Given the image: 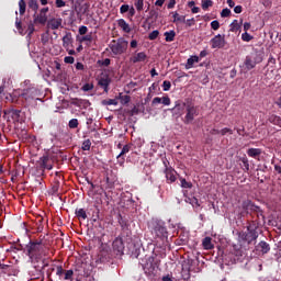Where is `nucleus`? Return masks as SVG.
Returning <instances> with one entry per match:
<instances>
[{
    "label": "nucleus",
    "instance_id": "nucleus-50",
    "mask_svg": "<svg viewBox=\"0 0 281 281\" xmlns=\"http://www.w3.org/2000/svg\"><path fill=\"white\" fill-rule=\"evenodd\" d=\"M64 63H66V65H74V63H76V58H74L72 56H66L64 58Z\"/></svg>",
    "mask_w": 281,
    "mask_h": 281
},
{
    "label": "nucleus",
    "instance_id": "nucleus-17",
    "mask_svg": "<svg viewBox=\"0 0 281 281\" xmlns=\"http://www.w3.org/2000/svg\"><path fill=\"white\" fill-rule=\"evenodd\" d=\"M248 157H251L252 159H258L262 155V149L260 148H249L247 150Z\"/></svg>",
    "mask_w": 281,
    "mask_h": 281
},
{
    "label": "nucleus",
    "instance_id": "nucleus-54",
    "mask_svg": "<svg viewBox=\"0 0 281 281\" xmlns=\"http://www.w3.org/2000/svg\"><path fill=\"white\" fill-rule=\"evenodd\" d=\"M128 10H131V7L128 4H123L120 8V13L121 14H126V12H128Z\"/></svg>",
    "mask_w": 281,
    "mask_h": 281
},
{
    "label": "nucleus",
    "instance_id": "nucleus-8",
    "mask_svg": "<svg viewBox=\"0 0 281 281\" xmlns=\"http://www.w3.org/2000/svg\"><path fill=\"white\" fill-rule=\"evenodd\" d=\"M212 49H223L225 47V36L217 34L211 40Z\"/></svg>",
    "mask_w": 281,
    "mask_h": 281
},
{
    "label": "nucleus",
    "instance_id": "nucleus-14",
    "mask_svg": "<svg viewBox=\"0 0 281 281\" xmlns=\"http://www.w3.org/2000/svg\"><path fill=\"white\" fill-rule=\"evenodd\" d=\"M131 146L130 145H124L121 153L116 156V159L119 160L120 166H124V155L126 153H130Z\"/></svg>",
    "mask_w": 281,
    "mask_h": 281
},
{
    "label": "nucleus",
    "instance_id": "nucleus-24",
    "mask_svg": "<svg viewBox=\"0 0 281 281\" xmlns=\"http://www.w3.org/2000/svg\"><path fill=\"white\" fill-rule=\"evenodd\" d=\"M194 63H199V56L196 55H193L190 58H188L186 69H192L194 67Z\"/></svg>",
    "mask_w": 281,
    "mask_h": 281
},
{
    "label": "nucleus",
    "instance_id": "nucleus-31",
    "mask_svg": "<svg viewBox=\"0 0 281 281\" xmlns=\"http://www.w3.org/2000/svg\"><path fill=\"white\" fill-rule=\"evenodd\" d=\"M241 207L245 212H249V210H254V203H251L250 200H245L243 203H241Z\"/></svg>",
    "mask_w": 281,
    "mask_h": 281
},
{
    "label": "nucleus",
    "instance_id": "nucleus-62",
    "mask_svg": "<svg viewBox=\"0 0 281 281\" xmlns=\"http://www.w3.org/2000/svg\"><path fill=\"white\" fill-rule=\"evenodd\" d=\"M177 5V0H169V3L167 4L168 10H172Z\"/></svg>",
    "mask_w": 281,
    "mask_h": 281
},
{
    "label": "nucleus",
    "instance_id": "nucleus-39",
    "mask_svg": "<svg viewBox=\"0 0 281 281\" xmlns=\"http://www.w3.org/2000/svg\"><path fill=\"white\" fill-rule=\"evenodd\" d=\"M214 5V2L212 0H203L202 1V9L207 10V8H212Z\"/></svg>",
    "mask_w": 281,
    "mask_h": 281
},
{
    "label": "nucleus",
    "instance_id": "nucleus-32",
    "mask_svg": "<svg viewBox=\"0 0 281 281\" xmlns=\"http://www.w3.org/2000/svg\"><path fill=\"white\" fill-rule=\"evenodd\" d=\"M204 249H213L214 245H212V237H205L202 241Z\"/></svg>",
    "mask_w": 281,
    "mask_h": 281
},
{
    "label": "nucleus",
    "instance_id": "nucleus-36",
    "mask_svg": "<svg viewBox=\"0 0 281 281\" xmlns=\"http://www.w3.org/2000/svg\"><path fill=\"white\" fill-rule=\"evenodd\" d=\"M134 5L137 12H142L144 10V0H134Z\"/></svg>",
    "mask_w": 281,
    "mask_h": 281
},
{
    "label": "nucleus",
    "instance_id": "nucleus-51",
    "mask_svg": "<svg viewBox=\"0 0 281 281\" xmlns=\"http://www.w3.org/2000/svg\"><path fill=\"white\" fill-rule=\"evenodd\" d=\"M170 87H172V83H171L170 81L165 80V81L162 82V90H164V91H170Z\"/></svg>",
    "mask_w": 281,
    "mask_h": 281
},
{
    "label": "nucleus",
    "instance_id": "nucleus-4",
    "mask_svg": "<svg viewBox=\"0 0 281 281\" xmlns=\"http://www.w3.org/2000/svg\"><path fill=\"white\" fill-rule=\"evenodd\" d=\"M110 49L114 56H122L128 49V41L119 38L110 45Z\"/></svg>",
    "mask_w": 281,
    "mask_h": 281
},
{
    "label": "nucleus",
    "instance_id": "nucleus-52",
    "mask_svg": "<svg viewBox=\"0 0 281 281\" xmlns=\"http://www.w3.org/2000/svg\"><path fill=\"white\" fill-rule=\"evenodd\" d=\"M91 41H93V36L91 34H88L81 37L80 43H85V42L91 43Z\"/></svg>",
    "mask_w": 281,
    "mask_h": 281
},
{
    "label": "nucleus",
    "instance_id": "nucleus-40",
    "mask_svg": "<svg viewBox=\"0 0 281 281\" xmlns=\"http://www.w3.org/2000/svg\"><path fill=\"white\" fill-rule=\"evenodd\" d=\"M34 25H36V23H34V22L29 23V26L26 30L27 36H32L34 34V31H35Z\"/></svg>",
    "mask_w": 281,
    "mask_h": 281
},
{
    "label": "nucleus",
    "instance_id": "nucleus-2",
    "mask_svg": "<svg viewBox=\"0 0 281 281\" xmlns=\"http://www.w3.org/2000/svg\"><path fill=\"white\" fill-rule=\"evenodd\" d=\"M258 225L252 222L247 225L246 232L239 233V238L241 240H245L248 245H251V243H256L258 240Z\"/></svg>",
    "mask_w": 281,
    "mask_h": 281
},
{
    "label": "nucleus",
    "instance_id": "nucleus-1",
    "mask_svg": "<svg viewBox=\"0 0 281 281\" xmlns=\"http://www.w3.org/2000/svg\"><path fill=\"white\" fill-rule=\"evenodd\" d=\"M149 228L156 240H161L162 243L168 240V228L166 227V222L161 220H153L149 224Z\"/></svg>",
    "mask_w": 281,
    "mask_h": 281
},
{
    "label": "nucleus",
    "instance_id": "nucleus-44",
    "mask_svg": "<svg viewBox=\"0 0 281 281\" xmlns=\"http://www.w3.org/2000/svg\"><path fill=\"white\" fill-rule=\"evenodd\" d=\"M231 15H232V10H229L228 8L223 9L221 12L222 19H227V16H231Z\"/></svg>",
    "mask_w": 281,
    "mask_h": 281
},
{
    "label": "nucleus",
    "instance_id": "nucleus-64",
    "mask_svg": "<svg viewBox=\"0 0 281 281\" xmlns=\"http://www.w3.org/2000/svg\"><path fill=\"white\" fill-rule=\"evenodd\" d=\"M161 102H162V98H159V97L154 98L151 101L153 104H161Z\"/></svg>",
    "mask_w": 281,
    "mask_h": 281
},
{
    "label": "nucleus",
    "instance_id": "nucleus-42",
    "mask_svg": "<svg viewBox=\"0 0 281 281\" xmlns=\"http://www.w3.org/2000/svg\"><path fill=\"white\" fill-rule=\"evenodd\" d=\"M254 36H251V34L245 32L241 34V41H245V43H249V41H252Z\"/></svg>",
    "mask_w": 281,
    "mask_h": 281
},
{
    "label": "nucleus",
    "instance_id": "nucleus-34",
    "mask_svg": "<svg viewBox=\"0 0 281 281\" xmlns=\"http://www.w3.org/2000/svg\"><path fill=\"white\" fill-rule=\"evenodd\" d=\"M119 100H120L121 104L125 105V104H128V102H131V97L127 94L123 95L122 93H120Z\"/></svg>",
    "mask_w": 281,
    "mask_h": 281
},
{
    "label": "nucleus",
    "instance_id": "nucleus-46",
    "mask_svg": "<svg viewBox=\"0 0 281 281\" xmlns=\"http://www.w3.org/2000/svg\"><path fill=\"white\" fill-rule=\"evenodd\" d=\"M241 162H243L245 172H249V159L244 157V158H241Z\"/></svg>",
    "mask_w": 281,
    "mask_h": 281
},
{
    "label": "nucleus",
    "instance_id": "nucleus-43",
    "mask_svg": "<svg viewBox=\"0 0 281 281\" xmlns=\"http://www.w3.org/2000/svg\"><path fill=\"white\" fill-rule=\"evenodd\" d=\"M220 134H222L223 136L225 135H234V130L229 128V127H224L220 131Z\"/></svg>",
    "mask_w": 281,
    "mask_h": 281
},
{
    "label": "nucleus",
    "instance_id": "nucleus-58",
    "mask_svg": "<svg viewBox=\"0 0 281 281\" xmlns=\"http://www.w3.org/2000/svg\"><path fill=\"white\" fill-rule=\"evenodd\" d=\"M183 23H186V25L188 27H192V25H194V23H196V20H194V18H191L189 20H186V22H183Z\"/></svg>",
    "mask_w": 281,
    "mask_h": 281
},
{
    "label": "nucleus",
    "instance_id": "nucleus-25",
    "mask_svg": "<svg viewBox=\"0 0 281 281\" xmlns=\"http://www.w3.org/2000/svg\"><path fill=\"white\" fill-rule=\"evenodd\" d=\"M175 36H177V33L175 32V30L165 32L166 43H172V41H175Z\"/></svg>",
    "mask_w": 281,
    "mask_h": 281
},
{
    "label": "nucleus",
    "instance_id": "nucleus-41",
    "mask_svg": "<svg viewBox=\"0 0 281 281\" xmlns=\"http://www.w3.org/2000/svg\"><path fill=\"white\" fill-rule=\"evenodd\" d=\"M82 150H91V139H86L81 146Z\"/></svg>",
    "mask_w": 281,
    "mask_h": 281
},
{
    "label": "nucleus",
    "instance_id": "nucleus-3",
    "mask_svg": "<svg viewBox=\"0 0 281 281\" xmlns=\"http://www.w3.org/2000/svg\"><path fill=\"white\" fill-rule=\"evenodd\" d=\"M19 98L24 100L26 106H32V104H36V100H38V90L34 87L24 89L22 93L19 94Z\"/></svg>",
    "mask_w": 281,
    "mask_h": 281
},
{
    "label": "nucleus",
    "instance_id": "nucleus-6",
    "mask_svg": "<svg viewBox=\"0 0 281 281\" xmlns=\"http://www.w3.org/2000/svg\"><path fill=\"white\" fill-rule=\"evenodd\" d=\"M26 249L27 256L29 258H31V260H38V258H41V249H43V245L41 244V241H30L26 246Z\"/></svg>",
    "mask_w": 281,
    "mask_h": 281
},
{
    "label": "nucleus",
    "instance_id": "nucleus-21",
    "mask_svg": "<svg viewBox=\"0 0 281 281\" xmlns=\"http://www.w3.org/2000/svg\"><path fill=\"white\" fill-rule=\"evenodd\" d=\"M257 250L261 251V254H269V251L271 250V247L269 246V244L267 241H260L257 245Z\"/></svg>",
    "mask_w": 281,
    "mask_h": 281
},
{
    "label": "nucleus",
    "instance_id": "nucleus-47",
    "mask_svg": "<svg viewBox=\"0 0 281 281\" xmlns=\"http://www.w3.org/2000/svg\"><path fill=\"white\" fill-rule=\"evenodd\" d=\"M98 65H100L101 67H109V65H111V59L105 58L103 60H98Z\"/></svg>",
    "mask_w": 281,
    "mask_h": 281
},
{
    "label": "nucleus",
    "instance_id": "nucleus-38",
    "mask_svg": "<svg viewBox=\"0 0 281 281\" xmlns=\"http://www.w3.org/2000/svg\"><path fill=\"white\" fill-rule=\"evenodd\" d=\"M10 82H11L10 78L8 79L4 78L2 80V86H0V94L3 93V91H5V87H10Z\"/></svg>",
    "mask_w": 281,
    "mask_h": 281
},
{
    "label": "nucleus",
    "instance_id": "nucleus-7",
    "mask_svg": "<svg viewBox=\"0 0 281 281\" xmlns=\"http://www.w3.org/2000/svg\"><path fill=\"white\" fill-rule=\"evenodd\" d=\"M186 112L184 124H192L194 117H198L199 115V106L194 105L191 101H187Z\"/></svg>",
    "mask_w": 281,
    "mask_h": 281
},
{
    "label": "nucleus",
    "instance_id": "nucleus-10",
    "mask_svg": "<svg viewBox=\"0 0 281 281\" xmlns=\"http://www.w3.org/2000/svg\"><path fill=\"white\" fill-rule=\"evenodd\" d=\"M188 102L176 101V105L170 110L173 115H183V111L187 110Z\"/></svg>",
    "mask_w": 281,
    "mask_h": 281
},
{
    "label": "nucleus",
    "instance_id": "nucleus-33",
    "mask_svg": "<svg viewBox=\"0 0 281 281\" xmlns=\"http://www.w3.org/2000/svg\"><path fill=\"white\" fill-rule=\"evenodd\" d=\"M29 8L33 10V12L36 14L38 12V1L37 0H30L29 1Z\"/></svg>",
    "mask_w": 281,
    "mask_h": 281
},
{
    "label": "nucleus",
    "instance_id": "nucleus-37",
    "mask_svg": "<svg viewBox=\"0 0 281 281\" xmlns=\"http://www.w3.org/2000/svg\"><path fill=\"white\" fill-rule=\"evenodd\" d=\"M240 30V24L238 23V20H234L231 23V32H238Z\"/></svg>",
    "mask_w": 281,
    "mask_h": 281
},
{
    "label": "nucleus",
    "instance_id": "nucleus-61",
    "mask_svg": "<svg viewBox=\"0 0 281 281\" xmlns=\"http://www.w3.org/2000/svg\"><path fill=\"white\" fill-rule=\"evenodd\" d=\"M56 8H65L66 2L64 0H56Z\"/></svg>",
    "mask_w": 281,
    "mask_h": 281
},
{
    "label": "nucleus",
    "instance_id": "nucleus-63",
    "mask_svg": "<svg viewBox=\"0 0 281 281\" xmlns=\"http://www.w3.org/2000/svg\"><path fill=\"white\" fill-rule=\"evenodd\" d=\"M63 273H65V270L63 269V266H58L57 270H56V276H63Z\"/></svg>",
    "mask_w": 281,
    "mask_h": 281
},
{
    "label": "nucleus",
    "instance_id": "nucleus-60",
    "mask_svg": "<svg viewBox=\"0 0 281 281\" xmlns=\"http://www.w3.org/2000/svg\"><path fill=\"white\" fill-rule=\"evenodd\" d=\"M170 99L169 97H162V101H161V104H164L165 106H170Z\"/></svg>",
    "mask_w": 281,
    "mask_h": 281
},
{
    "label": "nucleus",
    "instance_id": "nucleus-53",
    "mask_svg": "<svg viewBox=\"0 0 281 281\" xmlns=\"http://www.w3.org/2000/svg\"><path fill=\"white\" fill-rule=\"evenodd\" d=\"M92 89H93V83H85L81 88V90L85 92L92 91Z\"/></svg>",
    "mask_w": 281,
    "mask_h": 281
},
{
    "label": "nucleus",
    "instance_id": "nucleus-59",
    "mask_svg": "<svg viewBox=\"0 0 281 281\" xmlns=\"http://www.w3.org/2000/svg\"><path fill=\"white\" fill-rule=\"evenodd\" d=\"M77 71H85V64L83 63H80L78 61L76 65H75Z\"/></svg>",
    "mask_w": 281,
    "mask_h": 281
},
{
    "label": "nucleus",
    "instance_id": "nucleus-57",
    "mask_svg": "<svg viewBox=\"0 0 281 281\" xmlns=\"http://www.w3.org/2000/svg\"><path fill=\"white\" fill-rule=\"evenodd\" d=\"M87 32H89V29H88L86 25H81V26L79 27V34H80L81 36H85V34H87Z\"/></svg>",
    "mask_w": 281,
    "mask_h": 281
},
{
    "label": "nucleus",
    "instance_id": "nucleus-9",
    "mask_svg": "<svg viewBox=\"0 0 281 281\" xmlns=\"http://www.w3.org/2000/svg\"><path fill=\"white\" fill-rule=\"evenodd\" d=\"M112 247L116 256H122L124 254V240H122V237H116L112 243Z\"/></svg>",
    "mask_w": 281,
    "mask_h": 281
},
{
    "label": "nucleus",
    "instance_id": "nucleus-48",
    "mask_svg": "<svg viewBox=\"0 0 281 281\" xmlns=\"http://www.w3.org/2000/svg\"><path fill=\"white\" fill-rule=\"evenodd\" d=\"M159 36V32L157 30L149 33L148 38L149 41H157V37Z\"/></svg>",
    "mask_w": 281,
    "mask_h": 281
},
{
    "label": "nucleus",
    "instance_id": "nucleus-45",
    "mask_svg": "<svg viewBox=\"0 0 281 281\" xmlns=\"http://www.w3.org/2000/svg\"><path fill=\"white\" fill-rule=\"evenodd\" d=\"M78 119H71L69 122H68V126L69 128H78Z\"/></svg>",
    "mask_w": 281,
    "mask_h": 281
},
{
    "label": "nucleus",
    "instance_id": "nucleus-18",
    "mask_svg": "<svg viewBox=\"0 0 281 281\" xmlns=\"http://www.w3.org/2000/svg\"><path fill=\"white\" fill-rule=\"evenodd\" d=\"M244 65L248 71H251V69L256 68V61H254V57H250L249 55L246 56V59L244 61Z\"/></svg>",
    "mask_w": 281,
    "mask_h": 281
},
{
    "label": "nucleus",
    "instance_id": "nucleus-35",
    "mask_svg": "<svg viewBox=\"0 0 281 281\" xmlns=\"http://www.w3.org/2000/svg\"><path fill=\"white\" fill-rule=\"evenodd\" d=\"M27 8V4L25 3V0H20L19 1V9H20V14L23 16L25 14V10Z\"/></svg>",
    "mask_w": 281,
    "mask_h": 281
},
{
    "label": "nucleus",
    "instance_id": "nucleus-49",
    "mask_svg": "<svg viewBox=\"0 0 281 281\" xmlns=\"http://www.w3.org/2000/svg\"><path fill=\"white\" fill-rule=\"evenodd\" d=\"M180 182H181V188H187V189L192 188V182H188L184 178H182Z\"/></svg>",
    "mask_w": 281,
    "mask_h": 281
},
{
    "label": "nucleus",
    "instance_id": "nucleus-56",
    "mask_svg": "<svg viewBox=\"0 0 281 281\" xmlns=\"http://www.w3.org/2000/svg\"><path fill=\"white\" fill-rule=\"evenodd\" d=\"M71 278H74V270H67L65 272V278L64 280H71Z\"/></svg>",
    "mask_w": 281,
    "mask_h": 281
},
{
    "label": "nucleus",
    "instance_id": "nucleus-13",
    "mask_svg": "<svg viewBox=\"0 0 281 281\" xmlns=\"http://www.w3.org/2000/svg\"><path fill=\"white\" fill-rule=\"evenodd\" d=\"M99 87H102L105 93H109V86L111 85V78L101 77L98 81Z\"/></svg>",
    "mask_w": 281,
    "mask_h": 281
},
{
    "label": "nucleus",
    "instance_id": "nucleus-30",
    "mask_svg": "<svg viewBox=\"0 0 281 281\" xmlns=\"http://www.w3.org/2000/svg\"><path fill=\"white\" fill-rule=\"evenodd\" d=\"M101 104L103 106H117L119 102H117V99H108V100H103Z\"/></svg>",
    "mask_w": 281,
    "mask_h": 281
},
{
    "label": "nucleus",
    "instance_id": "nucleus-27",
    "mask_svg": "<svg viewBox=\"0 0 281 281\" xmlns=\"http://www.w3.org/2000/svg\"><path fill=\"white\" fill-rule=\"evenodd\" d=\"M250 58H252V61L256 65H260V63L262 61V55L259 54L258 52L256 53H251L250 55H248Z\"/></svg>",
    "mask_w": 281,
    "mask_h": 281
},
{
    "label": "nucleus",
    "instance_id": "nucleus-15",
    "mask_svg": "<svg viewBox=\"0 0 281 281\" xmlns=\"http://www.w3.org/2000/svg\"><path fill=\"white\" fill-rule=\"evenodd\" d=\"M146 58H148V56H146V53L140 52V53H137L135 56L131 57L130 60L135 65L137 63H144Z\"/></svg>",
    "mask_w": 281,
    "mask_h": 281
},
{
    "label": "nucleus",
    "instance_id": "nucleus-23",
    "mask_svg": "<svg viewBox=\"0 0 281 281\" xmlns=\"http://www.w3.org/2000/svg\"><path fill=\"white\" fill-rule=\"evenodd\" d=\"M268 121L270 122V124H273L274 126H279L281 128V116L270 114Z\"/></svg>",
    "mask_w": 281,
    "mask_h": 281
},
{
    "label": "nucleus",
    "instance_id": "nucleus-20",
    "mask_svg": "<svg viewBox=\"0 0 281 281\" xmlns=\"http://www.w3.org/2000/svg\"><path fill=\"white\" fill-rule=\"evenodd\" d=\"M63 25V19H52L48 21V27L50 30H58Z\"/></svg>",
    "mask_w": 281,
    "mask_h": 281
},
{
    "label": "nucleus",
    "instance_id": "nucleus-5",
    "mask_svg": "<svg viewBox=\"0 0 281 281\" xmlns=\"http://www.w3.org/2000/svg\"><path fill=\"white\" fill-rule=\"evenodd\" d=\"M140 266L146 276H153V273H155V269L157 268V263H155V257L148 255L145 256L140 261Z\"/></svg>",
    "mask_w": 281,
    "mask_h": 281
},
{
    "label": "nucleus",
    "instance_id": "nucleus-55",
    "mask_svg": "<svg viewBox=\"0 0 281 281\" xmlns=\"http://www.w3.org/2000/svg\"><path fill=\"white\" fill-rule=\"evenodd\" d=\"M211 27L212 30L216 31L218 30V27H221V23L218 22V20H214L211 22Z\"/></svg>",
    "mask_w": 281,
    "mask_h": 281
},
{
    "label": "nucleus",
    "instance_id": "nucleus-19",
    "mask_svg": "<svg viewBox=\"0 0 281 281\" xmlns=\"http://www.w3.org/2000/svg\"><path fill=\"white\" fill-rule=\"evenodd\" d=\"M117 25L125 32V34H131V25L126 23V20L120 19L117 20Z\"/></svg>",
    "mask_w": 281,
    "mask_h": 281
},
{
    "label": "nucleus",
    "instance_id": "nucleus-11",
    "mask_svg": "<svg viewBox=\"0 0 281 281\" xmlns=\"http://www.w3.org/2000/svg\"><path fill=\"white\" fill-rule=\"evenodd\" d=\"M33 23H35V25H45V23H47V14L40 12L34 13L33 14Z\"/></svg>",
    "mask_w": 281,
    "mask_h": 281
},
{
    "label": "nucleus",
    "instance_id": "nucleus-26",
    "mask_svg": "<svg viewBox=\"0 0 281 281\" xmlns=\"http://www.w3.org/2000/svg\"><path fill=\"white\" fill-rule=\"evenodd\" d=\"M74 43V38L71 37V33H66V35L63 37V45L65 48L69 47Z\"/></svg>",
    "mask_w": 281,
    "mask_h": 281
},
{
    "label": "nucleus",
    "instance_id": "nucleus-22",
    "mask_svg": "<svg viewBox=\"0 0 281 281\" xmlns=\"http://www.w3.org/2000/svg\"><path fill=\"white\" fill-rule=\"evenodd\" d=\"M9 114L11 115L13 122H22L23 119H21L22 112L21 110H10Z\"/></svg>",
    "mask_w": 281,
    "mask_h": 281
},
{
    "label": "nucleus",
    "instance_id": "nucleus-29",
    "mask_svg": "<svg viewBox=\"0 0 281 281\" xmlns=\"http://www.w3.org/2000/svg\"><path fill=\"white\" fill-rule=\"evenodd\" d=\"M75 214H76L77 218L87 221V211H85V209H76Z\"/></svg>",
    "mask_w": 281,
    "mask_h": 281
},
{
    "label": "nucleus",
    "instance_id": "nucleus-16",
    "mask_svg": "<svg viewBox=\"0 0 281 281\" xmlns=\"http://www.w3.org/2000/svg\"><path fill=\"white\" fill-rule=\"evenodd\" d=\"M40 166L44 170H52L53 166L49 164V156H43L40 158Z\"/></svg>",
    "mask_w": 281,
    "mask_h": 281
},
{
    "label": "nucleus",
    "instance_id": "nucleus-28",
    "mask_svg": "<svg viewBox=\"0 0 281 281\" xmlns=\"http://www.w3.org/2000/svg\"><path fill=\"white\" fill-rule=\"evenodd\" d=\"M173 23H186V15H180L178 12L172 13Z\"/></svg>",
    "mask_w": 281,
    "mask_h": 281
},
{
    "label": "nucleus",
    "instance_id": "nucleus-12",
    "mask_svg": "<svg viewBox=\"0 0 281 281\" xmlns=\"http://www.w3.org/2000/svg\"><path fill=\"white\" fill-rule=\"evenodd\" d=\"M165 175L168 183H175L177 181V171L172 168H166Z\"/></svg>",
    "mask_w": 281,
    "mask_h": 281
}]
</instances>
